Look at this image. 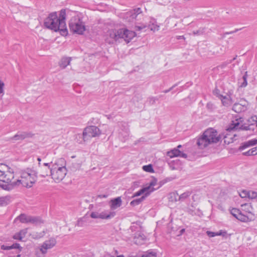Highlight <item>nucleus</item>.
<instances>
[{"label":"nucleus","instance_id":"obj_1","mask_svg":"<svg viewBox=\"0 0 257 257\" xmlns=\"http://www.w3.org/2000/svg\"><path fill=\"white\" fill-rule=\"evenodd\" d=\"M65 19L66 11L65 10L63 9L60 11L59 17L56 12L50 14L45 20L44 25L47 28L55 32L59 31L62 35H66L67 34V31Z\"/></svg>","mask_w":257,"mask_h":257},{"label":"nucleus","instance_id":"obj_2","mask_svg":"<svg viewBox=\"0 0 257 257\" xmlns=\"http://www.w3.org/2000/svg\"><path fill=\"white\" fill-rule=\"evenodd\" d=\"M136 35L135 32L126 29H110L106 33L104 36V40L109 44H113L120 39H122L126 42L128 43Z\"/></svg>","mask_w":257,"mask_h":257},{"label":"nucleus","instance_id":"obj_3","mask_svg":"<svg viewBox=\"0 0 257 257\" xmlns=\"http://www.w3.org/2000/svg\"><path fill=\"white\" fill-rule=\"evenodd\" d=\"M221 137L215 129L209 128L196 140V144L200 149H204L221 141Z\"/></svg>","mask_w":257,"mask_h":257},{"label":"nucleus","instance_id":"obj_4","mask_svg":"<svg viewBox=\"0 0 257 257\" xmlns=\"http://www.w3.org/2000/svg\"><path fill=\"white\" fill-rule=\"evenodd\" d=\"M14 172L4 164H0V187L6 190L13 189Z\"/></svg>","mask_w":257,"mask_h":257},{"label":"nucleus","instance_id":"obj_5","mask_svg":"<svg viewBox=\"0 0 257 257\" xmlns=\"http://www.w3.org/2000/svg\"><path fill=\"white\" fill-rule=\"evenodd\" d=\"M37 176L36 172L31 169H27L21 173V179L14 180L13 189L22 185L26 188H31L36 182Z\"/></svg>","mask_w":257,"mask_h":257},{"label":"nucleus","instance_id":"obj_6","mask_svg":"<svg viewBox=\"0 0 257 257\" xmlns=\"http://www.w3.org/2000/svg\"><path fill=\"white\" fill-rule=\"evenodd\" d=\"M52 178L56 183L61 182L67 174V169L65 167H59L56 164L53 165L50 170Z\"/></svg>","mask_w":257,"mask_h":257},{"label":"nucleus","instance_id":"obj_7","mask_svg":"<svg viewBox=\"0 0 257 257\" xmlns=\"http://www.w3.org/2000/svg\"><path fill=\"white\" fill-rule=\"evenodd\" d=\"M70 30L73 33L81 35L85 31V27L78 16L73 17L69 22Z\"/></svg>","mask_w":257,"mask_h":257},{"label":"nucleus","instance_id":"obj_8","mask_svg":"<svg viewBox=\"0 0 257 257\" xmlns=\"http://www.w3.org/2000/svg\"><path fill=\"white\" fill-rule=\"evenodd\" d=\"M100 134V131L97 126L93 125L87 126L84 129L82 135V140L80 141L79 143H81L82 141L85 142L92 138L98 137Z\"/></svg>","mask_w":257,"mask_h":257},{"label":"nucleus","instance_id":"obj_9","mask_svg":"<svg viewBox=\"0 0 257 257\" xmlns=\"http://www.w3.org/2000/svg\"><path fill=\"white\" fill-rule=\"evenodd\" d=\"M157 180L155 178H153L149 183V184L148 186H146L139 191L136 192L134 195V197H137L141 195L142 194H145V195L144 196H145V198L150 195V194L153 192L154 190L157 189L159 188L157 187V188H155V186L157 185Z\"/></svg>","mask_w":257,"mask_h":257},{"label":"nucleus","instance_id":"obj_10","mask_svg":"<svg viewBox=\"0 0 257 257\" xmlns=\"http://www.w3.org/2000/svg\"><path fill=\"white\" fill-rule=\"evenodd\" d=\"M115 215V212L109 210L93 211L90 216L93 219H109Z\"/></svg>","mask_w":257,"mask_h":257},{"label":"nucleus","instance_id":"obj_11","mask_svg":"<svg viewBox=\"0 0 257 257\" xmlns=\"http://www.w3.org/2000/svg\"><path fill=\"white\" fill-rule=\"evenodd\" d=\"M19 220L21 222L23 223H31L35 224H39L43 223V221L40 218L30 215H27L25 214H21L20 215L15 219V220Z\"/></svg>","mask_w":257,"mask_h":257},{"label":"nucleus","instance_id":"obj_12","mask_svg":"<svg viewBox=\"0 0 257 257\" xmlns=\"http://www.w3.org/2000/svg\"><path fill=\"white\" fill-rule=\"evenodd\" d=\"M57 241L55 238H51L49 240L45 241L39 247L41 253L45 254L48 249H51L56 244Z\"/></svg>","mask_w":257,"mask_h":257},{"label":"nucleus","instance_id":"obj_13","mask_svg":"<svg viewBox=\"0 0 257 257\" xmlns=\"http://www.w3.org/2000/svg\"><path fill=\"white\" fill-rule=\"evenodd\" d=\"M142 11L140 8L127 12L125 13L124 18L129 23L134 22L137 18L141 15Z\"/></svg>","mask_w":257,"mask_h":257},{"label":"nucleus","instance_id":"obj_14","mask_svg":"<svg viewBox=\"0 0 257 257\" xmlns=\"http://www.w3.org/2000/svg\"><path fill=\"white\" fill-rule=\"evenodd\" d=\"M241 209L242 211L244 212V214L245 216L248 217V221L252 220L254 216V214L252 213L253 208L250 204L244 203L241 205Z\"/></svg>","mask_w":257,"mask_h":257},{"label":"nucleus","instance_id":"obj_15","mask_svg":"<svg viewBox=\"0 0 257 257\" xmlns=\"http://www.w3.org/2000/svg\"><path fill=\"white\" fill-rule=\"evenodd\" d=\"M231 214L238 220L242 222H248V217L245 216L244 214L241 212L239 209L232 208L230 210Z\"/></svg>","mask_w":257,"mask_h":257},{"label":"nucleus","instance_id":"obj_16","mask_svg":"<svg viewBox=\"0 0 257 257\" xmlns=\"http://www.w3.org/2000/svg\"><path fill=\"white\" fill-rule=\"evenodd\" d=\"M122 127L119 130L118 137L123 142L127 139L129 136V129L126 124H122Z\"/></svg>","mask_w":257,"mask_h":257},{"label":"nucleus","instance_id":"obj_17","mask_svg":"<svg viewBox=\"0 0 257 257\" xmlns=\"http://www.w3.org/2000/svg\"><path fill=\"white\" fill-rule=\"evenodd\" d=\"M243 125L242 124V121L241 118L236 119L232 121V122L229 124L227 128V131H237L242 130Z\"/></svg>","mask_w":257,"mask_h":257},{"label":"nucleus","instance_id":"obj_18","mask_svg":"<svg viewBox=\"0 0 257 257\" xmlns=\"http://www.w3.org/2000/svg\"><path fill=\"white\" fill-rule=\"evenodd\" d=\"M167 155L170 158L178 157L183 158H186L187 157V154L182 152L177 148H174L170 151H168L167 153Z\"/></svg>","mask_w":257,"mask_h":257},{"label":"nucleus","instance_id":"obj_19","mask_svg":"<svg viewBox=\"0 0 257 257\" xmlns=\"http://www.w3.org/2000/svg\"><path fill=\"white\" fill-rule=\"evenodd\" d=\"M110 207L111 209L114 210L119 207L122 204V200L120 197H118L110 201Z\"/></svg>","mask_w":257,"mask_h":257},{"label":"nucleus","instance_id":"obj_20","mask_svg":"<svg viewBox=\"0 0 257 257\" xmlns=\"http://www.w3.org/2000/svg\"><path fill=\"white\" fill-rule=\"evenodd\" d=\"M257 144V140L253 139L242 143L239 147V150L242 151L250 146Z\"/></svg>","mask_w":257,"mask_h":257},{"label":"nucleus","instance_id":"obj_21","mask_svg":"<svg viewBox=\"0 0 257 257\" xmlns=\"http://www.w3.org/2000/svg\"><path fill=\"white\" fill-rule=\"evenodd\" d=\"M27 233L28 228L22 229L19 232L15 233L13 236V238L15 239L22 240V239L25 238Z\"/></svg>","mask_w":257,"mask_h":257},{"label":"nucleus","instance_id":"obj_22","mask_svg":"<svg viewBox=\"0 0 257 257\" xmlns=\"http://www.w3.org/2000/svg\"><path fill=\"white\" fill-rule=\"evenodd\" d=\"M246 109L245 104H242L239 103H235L232 107V109L237 113L244 111Z\"/></svg>","mask_w":257,"mask_h":257},{"label":"nucleus","instance_id":"obj_23","mask_svg":"<svg viewBox=\"0 0 257 257\" xmlns=\"http://www.w3.org/2000/svg\"><path fill=\"white\" fill-rule=\"evenodd\" d=\"M219 99H221L222 104L224 106H228L232 103V100L229 95L223 96L219 95Z\"/></svg>","mask_w":257,"mask_h":257},{"label":"nucleus","instance_id":"obj_24","mask_svg":"<svg viewBox=\"0 0 257 257\" xmlns=\"http://www.w3.org/2000/svg\"><path fill=\"white\" fill-rule=\"evenodd\" d=\"M29 134L26 132L20 133L13 137V139L15 141H21L23 140L25 138L29 137Z\"/></svg>","mask_w":257,"mask_h":257},{"label":"nucleus","instance_id":"obj_25","mask_svg":"<svg viewBox=\"0 0 257 257\" xmlns=\"http://www.w3.org/2000/svg\"><path fill=\"white\" fill-rule=\"evenodd\" d=\"M71 58L65 57L63 58L60 62L59 65L62 68H65L70 64Z\"/></svg>","mask_w":257,"mask_h":257},{"label":"nucleus","instance_id":"obj_26","mask_svg":"<svg viewBox=\"0 0 257 257\" xmlns=\"http://www.w3.org/2000/svg\"><path fill=\"white\" fill-rule=\"evenodd\" d=\"M148 27L151 31L156 32L159 30V26L157 24V22L154 20L150 21V24L148 25Z\"/></svg>","mask_w":257,"mask_h":257},{"label":"nucleus","instance_id":"obj_27","mask_svg":"<svg viewBox=\"0 0 257 257\" xmlns=\"http://www.w3.org/2000/svg\"><path fill=\"white\" fill-rule=\"evenodd\" d=\"M11 201V197L9 196L0 197V206L8 204Z\"/></svg>","mask_w":257,"mask_h":257},{"label":"nucleus","instance_id":"obj_28","mask_svg":"<svg viewBox=\"0 0 257 257\" xmlns=\"http://www.w3.org/2000/svg\"><path fill=\"white\" fill-rule=\"evenodd\" d=\"M48 165V163H44L43 166L41 168V170H46V172L41 174L42 177H45L48 176L49 172H50L51 168H49Z\"/></svg>","mask_w":257,"mask_h":257},{"label":"nucleus","instance_id":"obj_29","mask_svg":"<svg viewBox=\"0 0 257 257\" xmlns=\"http://www.w3.org/2000/svg\"><path fill=\"white\" fill-rule=\"evenodd\" d=\"M145 199V196H142L140 198L136 199L132 201L130 204L132 206H135L139 205L141 202H142Z\"/></svg>","mask_w":257,"mask_h":257},{"label":"nucleus","instance_id":"obj_30","mask_svg":"<svg viewBox=\"0 0 257 257\" xmlns=\"http://www.w3.org/2000/svg\"><path fill=\"white\" fill-rule=\"evenodd\" d=\"M45 234V232L44 231L40 233L37 232H33L31 234L32 238L34 239H38L42 237Z\"/></svg>","mask_w":257,"mask_h":257},{"label":"nucleus","instance_id":"obj_31","mask_svg":"<svg viewBox=\"0 0 257 257\" xmlns=\"http://www.w3.org/2000/svg\"><path fill=\"white\" fill-rule=\"evenodd\" d=\"M248 198L253 199L257 198V192L254 191H248Z\"/></svg>","mask_w":257,"mask_h":257},{"label":"nucleus","instance_id":"obj_32","mask_svg":"<svg viewBox=\"0 0 257 257\" xmlns=\"http://www.w3.org/2000/svg\"><path fill=\"white\" fill-rule=\"evenodd\" d=\"M191 195V192L187 191L181 194L179 198V200H184Z\"/></svg>","mask_w":257,"mask_h":257},{"label":"nucleus","instance_id":"obj_33","mask_svg":"<svg viewBox=\"0 0 257 257\" xmlns=\"http://www.w3.org/2000/svg\"><path fill=\"white\" fill-rule=\"evenodd\" d=\"M247 72H246L245 73L244 75L242 77L243 82L242 83H241V84L240 85V87H244L247 85Z\"/></svg>","mask_w":257,"mask_h":257},{"label":"nucleus","instance_id":"obj_34","mask_svg":"<svg viewBox=\"0 0 257 257\" xmlns=\"http://www.w3.org/2000/svg\"><path fill=\"white\" fill-rule=\"evenodd\" d=\"M143 170L147 172L152 173L154 172L152 165L151 164L144 166L143 167Z\"/></svg>","mask_w":257,"mask_h":257},{"label":"nucleus","instance_id":"obj_35","mask_svg":"<svg viewBox=\"0 0 257 257\" xmlns=\"http://www.w3.org/2000/svg\"><path fill=\"white\" fill-rule=\"evenodd\" d=\"M141 257H157L156 252H148L143 254Z\"/></svg>","mask_w":257,"mask_h":257},{"label":"nucleus","instance_id":"obj_36","mask_svg":"<svg viewBox=\"0 0 257 257\" xmlns=\"http://www.w3.org/2000/svg\"><path fill=\"white\" fill-rule=\"evenodd\" d=\"M248 191L243 190L240 192L239 196L242 198H248Z\"/></svg>","mask_w":257,"mask_h":257},{"label":"nucleus","instance_id":"obj_37","mask_svg":"<svg viewBox=\"0 0 257 257\" xmlns=\"http://www.w3.org/2000/svg\"><path fill=\"white\" fill-rule=\"evenodd\" d=\"M16 246H6L5 245H3L1 246V249L3 250H10L11 249H12L13 248H16Z\"/></svg>","mask_w":257,"mask_h":257},{"label":"nucleus","instance_id":"obj_38","mask_svg":"<svg viewBox=\"0 0 257 257\" xmlns=\"http://www.w3.org/2000/svg\"><path fill=\"white\" fill-rule=\"evenodd\" d=\"M5 84L3 81L0 80V94H3L4 93V87Z\"/></svg>","mask_w":257,"mask_h":257},{"label":"nucleus","instance_id":"obj_39","mask_svg":"<svg viewBox=\"0 0 257 257\" xmlns=\"http://www.w3.org/2000/svg\"><path fill=\"white\" fill-rule=\"evenodd\" d=\"M206 234L210 237H214V236H216V232L210 231H206Z\"/></svg>","mask_w":257,"mask_h":257},{"label":"nucleus","instance_id":"obj_40","mask_svg":"<svg viewBox=\"0 0 257 257\" xmlns=\"http://www.w3.org/2000/svg\"><path fill=\"white\" fill-rule=\"evenodd\" d=\"M203 30H197V31H194L193 32V34L194 35H201L202 34H203Z\"/></svg>","mask_w":257,"mask_h":257},{"label":"nucleus","instance_id":"obj_41","mask_svg":"<svg viewBox=\"0 0 257 257\" xmlns=\"http://www.w3.org/2000/svg\"><path fill=\"white\" fill-rule=\"evenodd\" d=\"M213 93L214 94V95H216L217 97H218L219 98V95H221L220 94V91L219 90L217 89V88H215L213 91Z\"/></svg>","mask_w":257,"mask_h":257},{"label":"nucleus","instance_id":"obj_42","mask_svg":"<svg viewBox=\"0 0 257 257\" xmlns=\"http://www.w3.org/2000/svg\"><path fill=\"white\" fill-rule=\"evenodd\" d=\"M216 236L222 235L224 236L226 234V232L225 231H223L222 230H220L219 232H217Z\"/></svg>","mask_w":257,"mask_h":257},{"label":"nucleus","instance_id":"obj_43","mask_svg":"<svg viewBox=\"0 0 257 257\" xmlns=\"http://www.w3.org/2000/svg\"><path fill=\"white\" fill-rule=\"evenodd\" d=\"M242 154L244 156H253L250 149L246 152H243Z\"/></svg>","mask_w":257,"mask_h":257},{"label":"nucleus","instance_id":"obj_44","mask_svg":"<svg viewBox=\"0 0 257 257\" xmlns=\"http://www.w3.org/2000/svg\"><path fill=\"white\" fill-rule=\"evenodd\" d=\"M250 150L253 156L257 155V147L252 148Z\"/></svg>","mask_w":257,"mask_h":257},{"label":"nucleus","instance_id":"obj_45","mask_svg":"<svg viewBox=\"0 0 257 257\" xmlns=\"http://www.w3.org/2000/svg\"><path fill=\"white\" fill-rule=\"evenodd\" d=\"M147 26L146 25H142L141 26H136V30L141 31L144 29H145Z\"/></svg>","mask_w":257,"mask_h":257},{"label":"nucleus","instance_id":"obj_46","mask_svg":"<svg viewBox=\"0 0 257 257\" xmlns=\"http://www.w3.org/2000/svg\"><path fill=\"white\" fill-rule=\"evenodd\" d=\"M176 39L177 40H180V39H184V40H185V38L184 37V36H177L176 37Z\"/></svg>","mask_w":257,"mask_h":257},{"label":"nucleus","instance_id":"obj_47","mask_svg":"<svg viewBox=\"0 0 257 257\" xmlns=\"http://www.w3.org/2000/svg\"><path fill=\"white\" fill-rule=\"evenodd\" d=\"M77 224L78 226H82L81 219H79V220H78Z\"/></svg>","mask_w":257,"mask_h":257},{"label":"nucleus","instance_id":"obj_48","mask_svg":"<svg viewBox=\"0 0 257 257\" xmlns=\"http://www.w3.org/2000/svg\"><path fill=\"white\" fill-rule=\"evenodd\" d=\"M172 88H173V87H171V88H170L169 89L165 90V93H167V92H169L170 90H172Z\"/></svg>","mask_w":257,"mask_h":257},{"label":"nucleus","instance_id":"obj_49","mask_svg":"<svg viewBox=\"0 0 257 257\" xmlns=\"http://www.w3.org/2000/svg\"><path fill=\"white\" fill-rule=\"evenodd\" d=\"M79 137V138H81V135H77L76 137V138L77 139V138Z\"/></svg>","mask_w":257,"mask_h":257},{"label":"nucleus","instance_id":"obj_50","mask_svg":"<svg viewBox=\"0 0 257 257\" xmlns=\"http://www.w3.org/2000/svg\"><path fill=\"white\" fill-rule=\"evenodd\" d=\"M184 231H185V229H181V230L180 232H181V233L182 234V233H183Z\"/></svg>","mask_w":257,"mask_h":257},{"label":"nucleus","instance_id":"obj_51","mask_svg":"<svg viewBox=\"0 0 257 257\" xmlns=\"http://www.w3.org/2000/svg\"><path fill=\"white\" fill-rule=\"evenodd\" d=\"M181 147H182V146L179 145L177 146V147L176 148H177L179 150V149L181 148Z\"/></svg>","mask_w":257,"mask_h":257},{"label":"nucleus","instance_id":"obj_52","mask_svg":"<svg viewBox=\"0 0 257 257\" xmlns=\"http://www.w3.org/2000/svg\"><path fill=\"white\" fill-rule=\"evenodd\" d=\"M45 172H46V170H42L41 175L42 173H45Z\"/></svg>","mask_w":257,"mask_h":257},{"label":"nucleus","instance_id":"obj_53","mask_svg":"<svg viewBox=\"0 0 257 257\" xmlns=\"http://www.w3.org/2000/svg\"><path fill=\"white\" fill-rule=\"evenodd\" d=\"M37 160H38V161H39V164H40V161H41V159H40V158H38L37 159Z\"/></svg>","mask_w":257,"mask_h":257}]
</instances>
